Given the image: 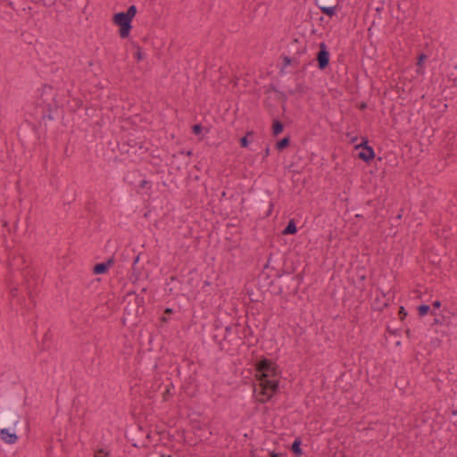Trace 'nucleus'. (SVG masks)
Returning a JSON list of instances; mask_svg holds the SVG:
<instances>
[{"label": "nucleus", "instance_id": "obj_46", "mask_svg": "<svg viewBox=\"0 0 457 457\" xmlns=\"http://www.w3.org/2000/svg\"><path fill=\"white\" fill-rule=\"evenodd\" d=\"M225 196H226V192H225V191H223V192L221 193V198H223V197H225Z\"/></svg>", "mask_w": 457, "mask_h": 457}, {"label": "nucleus", "instance_id": "obj_52", "mask_svg": "<svg viewBox=\"0 0 457 457\" xmlns=\"http://www.w3.org/2000/svg\"><path fill=\"white\" fill-rule=\"evenodd\" d=\"M453 415H457V411H453Z\"/></svg>", "mask_w": 457, "mask_h": 457}, {"label": "nucleus", "instance_id": "obj_14", "mask_svg": "<svg viewBox=\"0 0 457 457\" xmlns=\"http://www.w3.org/2000/svg\"><path fill=\"white\" fill-rule=\"evenodd\" d=\"M289 144H290V137L287 136L277 142L276 148L278 151H283L289 145Z\"/></svg>", "mask_w": 457, "mask_h": 457}, {"label": "nucleus", "instance_id": "obj_8", "mask_svg": "<svg viewBox=\"0 0 457 457\" xmlns=\"http://www.w3.org/2000/svg\"><path fill=\"white\" fill-rule=\"evenodd\" d=\"M358 157L363 162H369L375 158V152L371 146H364L363 149L359 152Z\"/></svg>", "mask_w": 457, "mask_h": 457}, {"label": "nucleus", "instance_id": "obj_39", "mask_svg": "<svg viewBox=\"0 0 457 457\" xmlns=\"http://www.w3.org/2000/svg\"><path fill=\"white\" fill-rule=\"evenodd\" d=\"M288 93L291 95V96H294L295 94H297V91H295V89H291L288 91Z\"/></svg>", "mask_w": 457, "mask_h": 457}, {"label": "nucleus", "instance_id": "obj_19", "mask_svg": "<svg viewBox=\"0 0 457 457\" xmlns=\"http://www.w3.org/2000/svg\"><path fill=\"white\" fill-rule=\"evenodd\" d=\"M136 307L134 305L127 306L125 308V314L129 316V319H132L135 316Z\"/></svg>", "mask_w": 457, "mask_h": 457}, {"label": "nucleus", "instance_id": "obj_7", "mask_svg": "<svg viewBox=\"0 0 457 457\" xmlns=\"http://www.w3.org/2000/svg\"><path fill=\"white\" fill-rule=\"evenodd\" d=\"M114 263L113 257L104 262L96 263L93 268V273L96 275L105 274L109 268Z\"/></svg>", "mask_w": 457, "mask_h": 457}, {"label": "nucleus", "instance_id": "obj_25", "mask_svg": "<svg viewBox=\"0 0 457 457\" xmlns=\"http://www.w3.org/2000/svg\"><path fill=\"white\" fill-rule=\"evenodd\" d=\"M432 306L434 309H438L441 306V302L436 300L432 303ZM431 314L434 316H437V313L435 312V310L431 311Z\"/></svg>", "mask_w": 457, "mask_h": 457}, {"label": "nucleus", "instance_id": "obj_49", "mask_svg": "<svg viewBox=\"0 0 457 457\" xmlns=\"http://www.w3.org/2000/svg\"><path fill=\"white\" fill-rule=\"evenodd\" d=\"M47 118H48L49 120H53V117H52L50 114H49V115H47Z\"/></svg>", "mask_w": 457, "mask_h": 457}, {"label": "nucleus", "instance_id": "obj_43", "mask_svg": "<svg viewBox=\"0 0 457 457\" xmlns=\"http://www.w3.org/2000/svg\"><path fill=\"white\" fill-rule=\"evenodd\" d=\"M12 295H15V293L17 292V288H13L11 290Z\"/></svg>", "mask_w": 457, "mask_h": 457}, {"label": "nucleus", "instance_id": "obj_31", "mask_svg": "<svg viewBox=\"0 0 457 457\" xmlns=\"http://www.w3.org/2000/svg\"><path fill=\"white\" fill-rule=\"evenodd\" d=\"M107 453H105L103 449L99 450L96 454L95 455V457H106L107 456Z\"/></svg>", "mask_w": 457, "mask_h": 457}, {"label": "nucleus", "instance_id": "obj_15", "mask_svg": "<svg viewBox=\"0 0 457 457\" xmlns=\"http://www.w3.org/2000/svg\"><path fill=\"white\" fill-rule=\"evenodd\" d=\"M173 388H174V386H173L172 382H170L169 384H167L165 386V390L162 393V400L164 402L169 401L172 397L173 394L171 393V389H173Z\"/></svg>", "mask_w": 457, "mask_h": 457}, {"label": "nucleus", "instance_id": "obj_35", "mask_svg": "<svg viewBox=\"0 0 457 457\" xmlns=\"http://www.w3.org/2000/svg\"><path fill=\"white\" fill-rule=\"evenodd\" d=\"M443 320H444V319H439V318H437V317L436 316V318L434 319V321H433V324H432V325H434V324H442V323H443Z\"/></svg>", "mask_w": 457, "mask_h": 457}, {"label": "nucleus", "instance_id": "obj_5", "mask_svg": "<svg viewBox=\"0 0 457 457\" xmlns=\"http://www.w3.org/2000/svg\"><path fill=\"white\" fill-rule=\"evenodd\" d=\"M315 60L318 63V68L324 71L329 65L330 54L325 42L319 45V51L316 54Z\"/></svg>", "mask_w": 457, "mask_h": 457}, {"label": "nucleus", "instance_id": "obj_38", "mask_svg": "<svg viewBox=\"0 0 457 457\" xmlns=\"http://www.w3.org/2000/svg\"><path fill=\"white\" fill-rule=\"evenodd\" d=\"M270 154V148L267 146L264 151V157L268 156Z\"/></svg>", "mask_w": 457, "mask_h": 457}, {"label": "nucleus", "instance_id": "obj_36", "mask_svg": "<svg viewBox=\"0 0 457 457\" xmlns=\"http://www.w3.org/2000/svg\"><path fill=\"white\" fill-rule=\"evenodd\" d=\"M148 183H149V181H147V180H145V179H143V180L140 182L139 187H140L141 188H144V187H146V185H147Z\"/></svg>", "mask_w": 457, "mask_h": 457}, {"label": "nucleus", "instance_id": "obj_2", "mask_svg": "<svg viewBox=\"0 0 457 457\" xmlns=\"http://www.w3.org/2000/svg\"><path fill=\"white\" fill-rule=\"evenodd\" d=\"M0 439L6 444L12 445L17 442L19 436L17 432L22 430L23 423L17 420L13 412L5 411L0 415Z\"/></svg>", "mask_w": 457, "mask_h": 457}, {"label": "nucleus", "instance_id": "obj_4", "mask_svg": "<svg viewBox=\"0 0 457 457\" xmlns=\"http://www.w3.org/2000/svg\"><path fill=\"white\" fill-rule=\"evenodd\" d=\"M276 276L281 283L279 293L285 292L287 294L295 295L298 292L300 285L298 276H295L289 272L280 274L278 271L276 272Z\"/></svg>", "mask_w": 457, "mask_h": 457}, {"label": "nucleus", "instance_id": "obj_45", "mask_svg": "<svg viewBox=\"0 0 457 457\" xmlns=\"http://www.w3.org/2000/svg\"><path fill=\"white\" fill-rule=\"evenodd\" d=\"M160 457H176V456L162 454Z\"/></svg>", "mask_w": 457, "mask_h": 457}, {"label": "nucleus", "instance_id": "obj_13", "mask_svg": "<svg viewBox=\"0 0 457 457\" xmlns=\"http://www.w3.org/2000/svg\"><path fill=\"white\" fill-rule=\"evenodd\" d=\"M6 153V138L4 136L2 130L0 129V162L3 161L4 154Z\"/></svg>", "mask_w": 457, "mask_h": 457}, {"label": "nucleus", "instance_id": "obj_37", "mask_svg": "<svg viewBox=\"0 0 457 457\" xmlns=\"http://www.w3.org/2000/svg\"><path fill=\"white\" fill-rule=\"evenodd\" d=\"M138 261H139V254L135 257L134 262H133V266H135Z\"/></svg>", "mask_w": 457, "mask_h": 457}, {"label": "nucleus", "instance_id": "obj_26", "mask_svg": "<svg viewBox=\"0 0 457 457\" xmlns=\"http://www.w3.org/2000/svg\"><path fill=\"white\" fill-rule=\"evenodd\" d=\"M368 142H369V141H368L367 137H362V139H361V144H359V145H357L355 146V148H356V149L361 148V150H362L364 146H369V145H368Z\"/></svg>", "mask_w": 457, "mask_h": 457}, {"label": "nucleus", "instance_id": "obj_12", "mask_svg": "<svg viewBox=\"0 0 457 457\" xmlns=\"http://www.w3.org/2000/svg\"><path fill=\"white\" fill-rule=\"evenodd\" d=\"M297 232V228L294 220H290L282 231L283 235H294Z\"/></svg>", "mask_w": 457, "mask_h": 457}, {"label": "nucleus", "instance_id": "obj_20", "mask_svg": "<svg viewBox=\"0 0 457 457\" xmlns=\"http://www.w3.org/2000/svg\"><path fill=\"white\" fill-rule=\"evenodd\" d=\"M276 94H277L276 97L278 101H280L282 103H286L287 101V96L284 92L278 90L276 92Z\"/></svg>", "mask_w": 457, "mask_h": 457}, {"label": "nucleus", "instance_id": "obj_28", "mask_svg": "<svg viewBox=\"0 0 457 457\" xmlns=\"http://www.w3.org/2000/svg\"><path fill=\"white\" fill-rule=\"evenodd\" d=\"M253 334V331H252V328L249 325H246L245 328H244V335L245 337H248V336H251Z\"/></svg>", "mask_w": 457, "mask_h": 457}, {"label": "nucleus", "instance_id": "obj_24", "mask_svg": "<svg viewBox=\"0 0 457 457\" xmlns=\"http://www.w3.org/2000/svg\"><path fill=\"white\" fill-rule=\"evenodd\" d=\"M278 91V88L276 87V86L274 84H270L266 88H265V94H270L271 92H277Z\"/></svg>", "mask_w": 457, "mask_h": 457}, {"label": "nucleus", "instance_id": "obj_33", "mask_svg": "<svg viewBox=\"0 0 457 457\" xmlns=\"http://www.w3.org/2000/svg\"><path fill=\"white\" fill-rule=\"evenodd\" d=\"M356 275L360 281H364L366 279V275L363 273L357 272Z\"/></svg>", "mask_w": 457, "mask_h": 457}, {"label": "nucleus", "instance_id": "obj_51", "mask_svg": "<svg viewBox=\"0 0 457 457\" xmlns=\"http://www.w3.org/2000/svg\"><path fill=\"white\" fill-rule=\"evenodd\" d=\"M356 140H357V138H356V137H353V138L352 139V142H354V141H356Z\"/></svg>", "mask_w": 457, "mask_h": 457}, {"label": "nucleus", "instance_id": "obj_53", "mask_svg": "<svg viewBox=\"0 0 457 457\" xmlns=\"http://www.w3.org/2000/svg\"><path fill=\"white\" fill-rule=\"evenodd\" d=\"M342 457H345V456H342Z\"/></svg>", "mask_w": 457, "mask_h": 457}, {"label": "nucleus", "instance_id": "obj_41", "mask_svg": "<svg viewBox=\"0 0 457 457\" xmlns=\"http://www.w3.org/2000/svg\"><path fill=\"white\" fill-rule=\"evenodd\" d=\"M367 107V104L366 103H362L360 106L361 109H365Z\"/></svg>", "mask_w": 457, "mask_h": 457}, {"label": "nucleus", "instance_id": "obj_23", "mask_svg": "<svg viewBox=\"0 0 457 457\" xmlns=\"http://www.w3.org/2000/svg\"><path fill=\"white\" fill-rule=\"evenodd\" d=\"M295 91L300 94H305L307 92V87L303 84H297L295 86Z\"/></svg>", "mask_w": 457, "mask_h": 457}, {"label": "nucleus", "instance_id": "obj_50", "mask_svg": "<svg viewBox=\"0 0 457 457\" xmlns=\"http://www.w3.org/2000/svg\"><path fill=\"white\" fill-rule=\"evenodd\" d=\"M191 154H192V152H191V151H188V152L187 153V155H191Z\"/></svg>", "mask_w": 457, "mask_h": 457}, {"label": "nucleus", "instance_id": "obj_9", "mask_svg": "<svg viewBox=\"0 0 457 457\" xmlns=\"http://www.w3.org/2000/svg\"><path fill=\"white\" fill-rule=\"evenodd\" d=\"M135 303H136V310H135V316L137 317L144 313V303L145 299L143 296L136 295L135 298Z\"/></svg>", "mask_w": 457, "mask_h": 457}, {"label": "nucleus", "instance_id": "obj_10", "mask_svg": "<svg viewBox=\"0 0 457 457\" xmlns=\"http://www.w3.org/2000/svg\"><path fill=\"white\" fill-rule=\"evenodd\" d=\"M302 441L300 438H295L291 445V451L295 454V457H300L303 455V449L301 447Z\"/></svg>", "mask_w": 457, "mask_h": 457}, {"label": "nucleus", "instance_id": "obj_17", "mask_svg": "<svg viewBox=\"0 0 457 457\" xmlns=\"http://www.w3.org/2000/svg\"><path fill=\"white\" fill-rule=\"evenodd\" d=\"M418 313L420 317L427 315L430 312V306L428 304H420L417 307Z\"/></svg>", "mask_w": 457, "mask_h": 457}, {"label": "nucleus", "instance_id": "obj_6", "mask_svg": "<svg viewBox=\"0 0 457 457\" xmlns=\"http://www.w3.org/2000/svg\"><path fill=\"white\" fill-rule=\"evenodd\" d=\"M335 0H315L316 5L320 9L321 12L328 17L336 14Z\"/></svg>", "mask_w": 457, "mask_h": 457}, {"label": "nucleus", "instance_id": "obj_21", "mask_svg": "<svg viewBox=\"0 0 457 457\" xmlns=\"http://www.w3.org/2000/svg\"><path fill=\"white\" fill-rule=\"evenodd\" d=\"M398 315L401 320H403L407 317L408 313L403 306L400 307Z\"/></svg>", "mask_w": 457, "mask_h": 457}, {"label": "nucleus", "instance_id": "obj_11", "mask_svg": "<svg viewBox=\"0 0 457 457\" xmlns=\"http://www.w3.org/2000/svg\"><path fill=\"white\" fill-rule=\"evenodd\" d=\"M284 124L282 121L275 119L273 120V122H272V135L274 137H277L278 136L279 134H281L284 130Z\"/></svg>", "mask_w": 457, "mask_h": 457}, {"label": "nucleus", "instance_id": "obj_48", "mask_svg": "<svg viewBox=\"0 0 457 457\" xmlns=\"http://www.w3.org/2000/svg\"><path fill=\"white\" fill-rule=\"evenodd\" d=\"M204 286H210V282L205 281V282H204Z\"/></svg>", "mask_w": 457, "mask_h": 457}, {"label": "nucleus", "instance_id": "obj_29", "mask_svg": "<svg viewBox=\"0 0 457 457\" xmlns=\"http://www.w3.org/2000/svg\"><path fill=\"white\" fill-rule=\"evenodd\" d=\"M291 62H292V59L290 57L284 56V58H283V66L284 67L290 65Z\"/></svg>", "mask_w": 457, "mask_h": 457}, {"label": "nucleus", "instance_id": "obj_40", "mask_svg": "<svg viewBox=\"0 0 457 457\" xmlns=\"http://www.w3.org/2000/svg\"><path fill=\"white\" fill-rule=\"evenodd\" d=\"M172 312V309L171 308H166L165 309V313H171Z\"/></svg>", "mask_w": 457, "mask_h": 457}, {"label": "nucleus", "instance_id": "obj_27", "mask_svg": "<svg viewBox=\"0 0 457 457\" xmlns=\"http://www.w3.org/2000/svg\"><path fill=\"white\" fill-rule=\"evenodd\" d=\"M136 58L137 61H141L144 58L142 50L139 46H137Z\"/></svg>", "mask_w": 457, "mask_h": 457}, {"label": "nucleus", "instance_id": "obj_32", "mask_svg": "<svg viewBox=\"0 0 457 457\" xmlns=\"http://www.w3.org/2000/svg\"><path fill=\"white\" fill-rule=\"evenodd\" d=\"M427 58V56L424 54H421L419 57H418V62H417V64L418 65H421V63L423 62V61Z\"/></svg>", "mask_w": 457, "mask_h": 457}, {"label": "nucleus", "instance_id": "obj_3", "mask_svg": "<svg viewBox=\"0 0 457 457\" xmlns=\"http://www.w3.org/2000/svg\"><path fill=\"white\" fill-rule=\"evenodd\" d=\"M137 14L136 5H130L127 12H120L113 15L112 22L119 26V34L121 38H127L132 29V20Z\"/></svg>", "mask_w": 457, "mask_h": 457}, {"label": "nucleus", "instance_id": "obj_30", "mask_svg": "<svg viewBox=\"0 0 457 457\" xmlns=\"http://www.w3.org/2000/svg\"><path fill=\"white\" fill-rule=\"evenodd\" d=\"M46 6H52L54 5L57 0H41Z\"/></svg>", "mask_w": 457, "mask_h": 457}, {"label": "nucleus", "instance_id": "obj_47", "mask_svg": "<svg viewBox=\"0 0 457 457\" xmlns=\"http://www.w3.org/2000/svg\"><path fill=\"white\" fill-rule=\"evenodd\" d=\"M269 262H270V260L268 261V263L264 266V270H267V269H268V267H269Z\"/></svg>", "mask_w": 457, "mask_h": 457}, {"label": "nucleus", "instance_id": "obj_44", "mask_svg": "<svg viewBox=\"0 0 457 457\" xmlns=\"http://www.w3.org/2000/svg\"><path fill=\"white\" fill-rule=\"evenodd\" d=\"M406 335H407V337H411V331H410V329H406Z\"/></svg>", "mask_w": 457, "mask_h": 457}, {"label": "nucleus", "instance_id": "obj_42", "mask_svg": "<svg viewBox=\"0 0 457 457\" xmlns=\"http://www.w3.org/2000/svg\"><path fill=\"white\" fill-rule=\"evenodd\" d=\"M263 277H268V275H266L264 272H262L259 278H262Z\"/></svg>", "mask_w": 457, "mask_h": 457}, {"label": "nucleus", "instance_id": "obj_34", "mask_svg": "<svg viewBox=\"0 0 457 457\" xmlns=\"http://www.w3.org/2000/svg\"><path fill=\"white\" fill-rule=\"evenodd\" d=\"M280 455H282V453H276L275 451H271L269 453V457H279Z\"/></svg>", "mask_w": 457, "mask_h": 457}, {"label": "nucleus", "instance_id": "obj_1", "mask_svg": "<svg viewBox=\"0 0 457 457\" xmlns=\"http://www.w3.org/2000/svg\"><path fill=\"white\" fill-rule=\"evenodd\" d=\"M255 370L258 382L253 386V396L259 403H265L278 391L280 371L278 364L266 357L255 363Z\"/></svg>", "mask_w": 457, "mask_h": 457}, {"label": "nucleus", "instance_id": "obj_18", "mask_svg": "<svg viewBox=\"0 0 457 457\" xmlns=\"http://www.w3.org/2000/svg\"><path fill=\"white\" fill-rule=\"evenodd\" d=\"M253 134V131L247 132V133H246V135H245V137H241V138H240L239 143H240V146H241V147H247V146H248L249 142H250V141L248 140V137H249V136H252Z\"/></svg>", "mask_w": 457, "mask_h": 457}, {"label": "nucleus", "instance_id": "obj_22", "mask_svg": "<svg viewBox=\"0 0 457 457\" xmlns=\"http://www.w3.org/2000/svg\"><path fill=\"white\" fill-rule=\"evenodd\" d=\"M202 130H203V127L201 124H195L192 127V132L195 135H199L202 132Z\"/></svg>", "mask_w": 457, "mask_h": 457}, {"label": "nucleus", "instance_id": "obj_16", "mask_svg": "<svg viewBox=\"0 0 457 457\" xmlns=\"http://www.w3.org/2000/svg\"><path fill=\"white\" fill-rule=\"evenodd\" d=\"M231 331H232V327L226 326L225 327V335L223 336L222 338H219L218 335L213 336V340L220 345L221 349H222L221 342L228 339V336L230 334Z\"/></svg>", "mask_w": 457, "mask_h": 457}]
</instances>
